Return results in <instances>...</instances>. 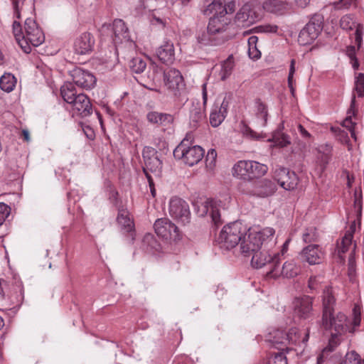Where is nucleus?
<instances>
[{
	"label": "nucleus",
	"mask_w": 364,
	"mask_h": 364,
	"mask_svg": "<svg viewBox=\"0 0 364 364\" xmlns=\"http://www.w3.org/2000/svg\"><path fill=\"white\" fill-rule=\"evenodd\" d=\"M355 257L351 253L348 257V274L350 279H352L355 274Z\"/></svg>",
	"instance_id": "55"
},
{
	"label": "nucleus",
	"mask_w": 364,
	"mask_h": 364,
	"mask_svg": "<svg viewBox=\"0 0 364 364\" xmlns=\"http://www.w3.org/2000/svg\"><path fill=\"white\" fill-rule=\"evenodd\" d=\"M217 159V152L215 149H210L205 156L206 166L212 168L215 166Z\"/></svg>",
	"instance_id": "53"
},
{
	"label": "nucleus",
	"mask_w": 364,
	"mask_h": 364,
	"mask_svg": "<svg viewBox=\"0 0 364 364\" xmlns=\"http://www.w3.org/2000/svg\"><path fill=\"white\" fill-rule=\"evenodd\" d=\"M316 150L319 154L332 155L333 147L328 144H321L316 148Z\"/></svg>",
	"instance_id": "58"
},
{
	"label": "nucleus",
	"mask_w": 364,
	"mask_h": 364,
	"mask_svg": "<svg viewBox=\"0 0 364 364\" xmlns=\"http://www.w3.org/2000/svg\"><path fill=\"white\" fill-rule=\"evenodd\" d=\"M143 246L146 248L147 251L160 252L161 246L157 241L154 235L151 233L146 234L142 240Z\"/></svg>",
	"instance_id": "38"
},
{
	"label": "nucleus",
	"mask_w": 364,
	"mask_h": 364,
	"mask_svg": "<svg viewBox=\"0 0 364 364\" xmlns=\"http://www.w3.org/2000/svg\"><path fill=\"white\" fill-rule=\"evenodd\" d=\"M346 53L350 60L356 57V50L354 46H347Z\"/></svg>",
	"instance_id": "64"
},
{
	"label": "nucleus",
	"mask_w": 364,
	"mask_h": 364,
	"mask_svg": "<svg viewBox=\"0 0 364 364\" xmlns=\"http://www.w3.org/2000/svg\"><path fill=\"white\" fill-rule=\"evenodd\" d=\"M266 364H288L287 358L283 353L272 354L267 359Z\"/></svg>",
	"instance_id": "49"
},
{
	"label": "nucleus",
	"mask_w": 364,
	"mask_h": 364,
	"mask_svg": "<svg viewBox=\"0 0 364 364\" xmlns=\"http://www.w3.org/2000/svg\"><path fill=\"white\" fill-rule=\"evenodd\" d=\"M203 14L206 16H210V14L218 16L221 14H227V9L223 6V2L220 0L213 1L203 10Z\"/></svg>",
	"instance_id": "36"
},
{
	"label": "nucleus",
	"mask_w": 364,
	"mask_h": 364,
	"mask_svg": "<svg viewBox=\"0 0 364 364\" xmlns=\"http://www.w3.org/2000/svg\"><path fill=\"white\" fill-rule=\"evenodd\" d=\"M7 287V282L0 279V311L11 310L15 306H19L23 299V288L21 284L14 287L15 295L6 294Z\"/></svg>",
	"instance_id": "13"
},
{
	"label": "nucleus",
	"mask_w": 364,
	"mask_h": 364,
	"mask_svg": "<svg viewBox=\"0 0 364 364\" xmlns=\"http://www.w3.org/2000/svg\"><path fill=\"white\" fill-rule=\"evenodd\" d=\"M75 85L67 82L60 87V95L65 102L70 104L78 96Z\"/></svg>",
	"instance_id": "33"
},
{
	"label": "nucleus",
	"mask_w": 364,
	"mask_h": 364,
	"mask_svg": "<svg viewBox=\"0 0 364 364\" xmlns=\"http://www.w3.org/2000/svg\"><path fill=\"white\" fill-rule=\"evenodd\" d=\"M117 221L122 230L127 232H131L134 230V222L131 220L129 213L123 208H118V215Z\"/></svg>",
	"instance_id": "31"
},
{
	"label": "nucleus",
	"mask_w": 364,
	"mask_h": 364,
	"mask_svg": "<svg viewBox=\"0 0 364 364\" xmlns=\"http://www.w3.org/2000/svg\"><path fill=\"white\" fill-rule=\"evenodd\" d=\"M336 302V299L333 296L331 288L327 287L323 290L322 295L321 321H326L328 318L335 314Z\"/></svg>",
	"instance_id": "24"
},
{
	"label": "nucleus",
	"mask_w": 364,
	"mask_h": 364,
	"mask_svg": "<svg viewBox=\"0 0 364 364\" xmlns=\"http://www.w3.org/2000/svg\"><path fill=\"white\" fill-rule=\"evenodd\" d=\"M73 81L77 87L85 89H92L97 82L95 76L87 70H85L80 68H75L70 71Z\"/></svg>",
	"instance_id": "16"
},
{
	"label": "nucleus",
	"mask_w": 364,
	"mask_h": 364,
	"mask_svg": "<svg viewBox=\"0 0 364 364\" xmlns=\"http://www.w3.org/2000/svg\"><path fill=\"white\" fill-rule=\"evenodd\" d=\"M355 106V96L353 95L351 99L350 107L348 109L347 113L348 115L346 117V118L344 119V121L343 122V126L346 127L348 130L354 128L355 124L352 122L351 114L355 115L356 113Z\"/></svg>",
	"instance_id": "44"
},
{
	"label": "nucleus",
	"mask_w": 364,
	"mask_h": 364,
	"mask_svg": "<svg viewBox=\"0 0 364 364\" xmlns=\"http://www.w3.org/2000/svg\"><path fill=\"white\" fill-rule=\"evenodd\" d=\"M280 262L278 263L279 274L275 278L283 275L287 278H293L299 274L300 268L296 266L294 261H288L284 263L282 268L280 267Z\"/></svg>",
	"instance_id": "32"
},
{
	"label": "nucleus",
	"mask_w": 364,
	"mask_h": 364,
	"mask_svg": "<svg viewBox=\"0 0 364 364\" xmlns=\"http://www.w3.org/2000/svg\"><path fill=\"white\" fill-rule=\"evenodd\" d=\"M314 298L309 296H303L294 299V313L296 316L301 319L309 318L313 315Z\"/></svg>",
	"instance_id": "18"
},
{
	"label": "nucleus",
	"mask_w": 364,
	"mask_h": 364,
	"mask_svg": "<svg viewBox=\"0 0 364 364\" xmlns=\"http://www.w3.org/2000/svg\"><path fill=\"white\" fill-rule=\"evenodd\" d=\"M324 258V252L320 245H309L304 247L299 255L301 262H307L309 265L319 264Z\"/></svg>",
	"instance_id": "17"
},
{
	"label": "nucleus",
	"mask_w": 364,
	"mask_h": 364,
	"mask_svg": "<svg viewBox=\"0 0 364 364\" xmlns=\"http://www.w3.org/2000/svg\"><path fill=\"white\" fill-rule=\"evenodd\" d=\"M226 15L221 14L210 18L207 32L198 36L199 43L204 46H220L230 38V35L227 33L230 19Z\"/></svg>",
	"instance_id": "3"
},
{
	"label": "nucleus",
	"mask_w": 364,
	"mask_h": 364,
	"mask_svg": "<svg viewBox=\"0 0 364 364\" xmlns=\"http://www.w3.org/2000/svg\"><path fill=\"white\" fill-rule=\"evenodd\" d=\"M164 82L178 105H183L188 100L184 80L179 70L175 68L165 70Z\"/></svg>",
	"instance_id": "6"
},
{
	"label": "nucleus",
	"mask_w": 364,
	"mask_h": 364,
	"mask_svg": "<svg viewBox=\"0 0 364 364\" xmlns=\"http://www.w3.org/2000/svg\"><path fill=\"white\" fill-rule=\"evenodd\" d=\"M205 117L204 109L199 103L192 104L190 109V124L193 127H197L198 123L203 119Z\"/></svg>",
	"instance_id": "34"
},
{
	"label": "nucleus",
	"mask_w": 364,
	"mask_h": 364,
	"mask_svg": "<svg viewBox=\"0 0 364 364\" xmlns=\"http://www.w3.org/2000/svg\"><path fill=\"white\" fill-rule=\"evenodd\" d=\"M129 68L132 72L139 74L144 71L146 68V61L141 57L133 58L129 63Z\"/></svg>",
	"instance_id": "42"
},
{
	"label": "nucleus",
	"mask_w": 364,
	"mask_h": 364,
	"mask_svg": "<svg viewBox=\"0 0 364 364\" xmlns=\"http://www.w3.org/2000/svg\"><path fill=\"white\" fill-rule=\"evenodd\" d=\"M118 192L117 191H111L109 193V199L111 200L112 203L117 207V208L119 207L118 205Z\"/></svg>",
	"instance_id": "63"
},
{
	"label": "nucleus",
	"mask_w": 364,
	"mask_h": 364,
	"mask_svg": "<svg viewBox=\"0 0 364 364\" xmlns=\"http://www.w3.org/2000/svg\"><path fill=\"white\" fill-rule=\"evenodd\" d=\"M13 33L15 38L23 52L30 53L31 46L37 47L45 41V36L36 20L27 18L24 23L23 31L21 23L16 21L13 23Z\"/></svg>",
	"instance_id": "2"
},
{
	"label": "nucleus",
	"mask_w": 364,
	"mask_h": 364,
	"mask_svg": "<svg viewBox=\"0 0 364 364\" xmlns=\"http://www.w3.org/2000/svg\"><path fill=\"white\" fill-rule=\"evenodd\" d=\"M267 247L268 246L264 247L263 245L261 250L252 254L251 264L257 269L265 267L267 276L275 278L279 274L278 263L280 261V254H271Z\"/></svg>",
	"instance_id": "7"
},
{
	"label": "nucleus",
	"mask_w": 364,
	"mask_h": 364,
	"mask_svg": "<svg viewBox=\"0 0 364 364\" xmlns=\"http://www.w3.org/2000/svg\"><path fill=\"white\" fill-rule=\"evenodd\" d=\"M204 149L198 145L189 146L188 139H184L175 148L173 154L176 159H183L189 166L197 164L203 158Z\"/></svg>",
	"instance_id": "9"
},
{
	"label": "nucleus",
	"mask_w": 364,
	"mask_h": 364,
	"mask_svg": "<svg viewBox=\"0 0 364 364\" xmlns=\"http://www.w3.org/2000/svg\"><path fill=\"white\" fill-rule=\"evenodd\" d=\"M256 116L262 120V124L265 126L267 122L268 109L267 106L264 104L261 99L257 98L255 100Z\"/></svg>",
	"instance_id": "40"
},
{
	"label": "nucleus",
	"mask_w": 364,
	"mask_h": 364,
	"mask_svg": "<svg viewBox=\"0 0 364 364\" xmlns=\"http://www.w3.org/2000/svg\"><path fill=\"white\" fill-rule=\"evenodd\" d=\"M323 27V16L319 14H314L300 31L299 42L302 45L311 44L321 33Z\"/></svg>",
	"instance_id": "11"
},
{
	"label": "nucleus",
	"mask_w": 364,
	"mask_h": 364,
	"mask_svg": "<svg viewBox=\"0 0 364 364\" xmlns=\"http://www.w3.org/2000/svg\"><path fill=\"white\" fill-rule=\"evenodd\" d=\"M169 214L183 225L190 223L191 213L188 204L180 198H172L169 202Z\"/></svg>",
	"instance_id": "15"
},
{
	"label": "nucleus",
	"mask_w": 364,
	"mask_h": 364,
	"mask_svg": "<svg viewBox=\"0 0 364 364\" xmlns=\"http://www.w3.org/2000/svg\"><path fill=\"white\" fill-rule=\"evenodd\" d=\"M247 232V228L237 220L225 225L215 242L220 248L230 250L235 247L241 241L242 236Z\"/></svg>",
	"instance_id": "5"
},
{
	"label": "nucleus",
	"mask_w": 364,
	"mask_h": 364,
	"mask_svg": "<svg viewBox=\"0 0 364 364\" xmlns=\"http://www.w3.org/2000/svg\"><path fill=\"white\" fill-rule=\"evenodd\" d=\"M229 107V101L225 97L220 105H214L210 114V124L213 127H218L225 119Z\"/></svg>",
	"instance_id": "25"
},
{
	"label": "nucleus",
	"mask_w": 364,
	"mask_h": 364,
	"mask_svg": "<svg viewBox=\"0 0 364 364\" xmlns=\"http://www.w3.org/2000/svg\"><path fill=\"white\" fill-rule=\"evenodd\" d=\"M107 28H111L112 31V41L114 44L122 43V42H128L131 41L129 29L124 21L122 19H115L112 26H107Z\"/></svg>",
	"instance_id": "22"
},
{
	"label": "nucleus",
	"mask_w": 364,
	"mask_h": 364,
	"mask_svg": "<svg viewBox=\"0 0 364 364\" xmlns=\"http://www.w3.org/2000/svg\"><path fill=\"white\" fill-rule=\"evenodd\" d=\"M86 137L90 140H93L95 137V133L92 128L90 126H86L82 129Z\"/></svg>",
	"instance_id": "62"
},
{
	"label": "nucleus",
	"mask_w": 364,
	"mask_h": 364,
	"mask_svg": "<svg viewBox=\"0 0 364 364\" xmlns=\"http://www.w3.org/2000/svg\"><path fill=\"white\" fill-rule=\"evenodd\" d=\"M287 332L280 329H274L269 333L267 341L271 343L275 348H282L279 346H287Z\"/></svg>",
	"instance_id": "30"
},
{
	"label": "nucleus",
	"mask_w": 364,
	"mask_h": 364,
	"mask_svg": "<svg viewBox=\"0 0 364 364\" xmlns=\"http://www.w3.org/2000/svg\"><path fill=\"white\" fill-rule=\"evenodd\" d=\"M234 67V57L230 55L221 64V70L219 73L220 79L224 81L228 78L231 75Z\"/></svg>",
	"instance_id": "35"
},
{
	"label": "nucleus",
	"mask_w": 364,
	"mask_h": 364,
	"mask_svg": "<svg viewBox=\"0 0 364 364\" xmlns=\"http://www.w3.org/2000/svg\"><path fill=\"white\" fill-rule=\"evenodd\" d=\"M257 41L258 38L255 36H252L248 39V54L250 58L254 60H257L261 56L260 51L256 47Z\"/></svg>",
	"instance_id": "45"
},
{
	"label": "nucleus",
	"mask_w": 364,
	"mask_h": 364,
	"mask_svg": "<svg viewBox=\"0 0 364 364\" xmlns=\"http://www.w3.org/2000/svg\"><path fill=\"white\" fill-rule=\"evenodd\" d=\"M208 212L210 213V216L213 222L216 226L220 225L222 222L220 220V213L218 208L213 207V200L208 199L204 205V210L203 213L207 214Z\"/></svg>",
	"instance_id": "39"
},
{
	"label": "nucleus",
	"mask_w": 364,
	"mask_h": 364,
	"mask_svg": "<svg viewBox=\"0 0 364 364\" xmlns=\"http://www.w3.org/2000/svg\"><path fill=\"white\" fill-rule=\"evenodd\" d=\"M240 188L246 195L264 198L272 195L277 187L273 181L264 178L252 181H244L240 183Z\"/></svg>",
	"instance_id": "10"
},
{
	"label": "nucleus",
	"mask_w": 364,
	"mask_h": 364,
	"mask_svg": "<svg viewBox=\"0 0 364 364\" xmlns=\"http://www.w3.org/2000/svg\"><path fill=\"white\" fill-rule=\"evenodd\" d=\"M154 228L157 235L165 240L178 241L182 238L178 228L166 218L157 219Z\"/></svg>",
	"instance_id": "14"
},
{
	"label": "nucleus",
	"mask_w": 364,
	"mask_h": 364,
	"mask_svg": "<svg viewBox=\"0 0 364 364\" xmlns=\"http://www.w3.org/2000/svg\"><path fill=\"white\" fill-rule=\"evenodd\" d=\"M360 314L353 311V317L348 318L343 312L333 314L326 321H321V326L326 331L331 332L328 341L330 351H333L341 342V337L346 333L354 334L360 325Z\"/></svg>",
	"instance_id": "1"
},
{
	"label": "nucleus",
	"mask_w": 364,
	"mask_h": 364,
	"mask_svg": "<svg viewBox=\"0 0 364 364\" xmlns=\"http://www.w3.org/2000/svg\"><path fill=\"white\" fill-rule=\"evenodd\" d=\"M364 27L363 24H358L355 31V43L359 50L361 48L363 43V35Z\"/></svg>",
	"instance_id": "52"
},
{
	"label": "nucleus",
	"mask_w": 364,
	"mask_h": 364,
	"mask_svg": "<svg viewBox=\"0 0 364 364\" xmlns=\"http://www.w3.org/2000/svg\"><path fill=\"white\" fill-rule=\"evenodd\" d=\"M295 63H296L295 60L292 59L291 60L289 72V75H288V79H287L288 87L294 86V75L295 73Z\"/></svg>",
	"instance_id": "57"
},
{
	"label": "nucleus",
	"mask_w": 364,
	"mask_h": 364,
	"mask_svg": "<svg viewBox=\"0 0 364 364\" xmlns=\"http://www.w3.org/2000/svg\"><path fill=\"white\" fill-rule=\"evenodd\" d=\"M11 208L4 203H0V225H2L6 219L10 215Z\"/></svg>",
	"instance_id": "54"
},
{
	"label": "nucleus",
	"mask_w": 364,
	"mask_h": 364,
	"mask_svg": "<svg viewBox=\"0 0 364 364\" xmlns=\"http://www.w3.org/2000/svg\"><path fill=\"white\" fill-rule=\"evenodd\" d=\"M95 43L94 36L90 33H82L74 41V51L79 55L90 54L93 50Z\"/></svg>",
	"instance_id": "20"
},
{
	"label": "nucleus",
	"mask_w": 364,
	"mask_h": 364,
	"mask_svg": "<svg viewBox=\"0 0 364 364\" xmlns=\"http://www.w3.org/2000/svg\"><path fill=\"white\" fill-rule=\"evenodd\" d=\"M332 155L319 154L317 157V162L320 168V173H323L328 164L331 161Z\"/></svg>",
	"instance_id": "51"
},
{
	"label": "nucleus",
	"mask_w": 364,
	"mask_h": 364,
	"mask_svg": "<svg viewBox=\"0 0 364 364\" xmlns=\"http://www.w3.org/2000/svg\"><path fill=\"white\" fill-rule=\"evenodd\" d=\"M359 24L351 14H347L341 17L340 20V26L343 30L347 31H352L353 28L356 29V26Z\"/></svg>",
	"instance_id": "43"
},
{
	"label": "nucleus",
	"mask_w": 364,
	"mask_h": 364,
	"mask_svg": "<svg viewBox=\"0 0 364 364\" xmlns=\"http://www.w3.org/2000/svg\"><path fill=\"white\" fill-rule=\"evenodd\" d=\"M272 141L281 147H285L290 144L289 136L280 132L274 133Z\"/></svg>",
	"instance_id": "47"
},
{
	"label": "nucleus",
	"mask_w": 364,
	"mask_h": 364,
	"mask_svg": "<svg viewBox=\"0 0 364 364\" xmlns=\"http://www.w3.org/2000/svg\"><path fill=\"white\" fill-rule=\"evenodd\" d=\"M261 18L259 13L251 8L250 4H245L236 14L235 21L242 26H249Z\"/></svg>",
	"instance_id": "23"
},
{
	"label": "nucleus",
	"mask_w": 364,
	"mask_h": 364,
	"mask_svg": "<svg viewBox=\"0 0 364 364\" xmlns=\"http://www.w3.org/2000/svg\"><path fill=\"white\" fill-rule=\"evenodd\" d=\"M355 229H356V225H355V221L354 220L353 222L351 223V224L349 226L348 230H346V232L344 235V240L346 242L347 241L348 242H349L348 238L353 239V234L355 232Z\"/></svg>",
	"instance_id": "59"
},
{
	"label": "nucleus",
	"mask_w": 364,
	"mask_h": 364,
	"mask_svg": "<svg viewBox=\"0 0 364 364\" xmlns=\"http://www.w3.org/2000/svg\"><path fill=\"white\" fill-rule=\"evenodd\" d=\"M257 29L262 33H277L278 26L277 25L265 24L257 27Z\"/></svg>",
	"instance_id": "56"
},
{
	"label": "nucleus",
	"mask_w": 364,
	"mask_h": 364,
	"mask_svg": "<svg viewBox=\"0 0 364 364\" xmlns=\"http://www.w3.org/2000/svg\"><path fill=\"white\" fill-rule=\"evenodd\" d=\"M147 120L158 126H167L174 121L173 115L158 112H149L146 115Z\"/></svg>",
	"instance_id": "29"
},
{
	"label": "nucleus",
	"mask_w": 364,
	"mask_h": 364,
	"mask_svg": "<svg viewBox=\"0 0 364 364\" xmlns=\"http://www.w3.org/2000/svg\"><path fill=\"white\" fill-rule=\"evenodd\" d=\"M267 166L255 161H239L232 168L233 175L244 180L252 181L254 178L263 176L267 171Z\"/></svg>",
	"instance_id": "8"
},
{
	"label": "nucleus",
	"mask_w": 364,
	"mask_h": 364,
	"mask_svg": "<svg viewBox=\"0 0 364 364\" xmlns=\"http://www.w3.org/2000/svg\"><path fill=\"white\" fill-rule=\"evenodd\" d=\"M142 156L144 161L143 172L151 173L155 178L160 179L163 164L159 152L153 147L145 146L142 151Z\"/></svg>",
	"instance_id": "12"
},
{
	"label": "nucleus",
	"mask_w": 364,
	"mask_h": 364,
	"mask_svg": "<svg viewBox=\"0 0 364 364\" xmlns=\"http://www.w3.org/2000/svg\"><path fill=\"white\" fill-rule=\"evenodd\" d=\"M274 233L275 230L272 228H265L259 232H252L247 229L240 242L242 254L247 257L261 250L262 245L266 247L269 244V246L275 245Z\"/></svg>",
	"instance_id": "4"
},
{
	"label": "nucleus",
	"mask_w": 364,
	"mask_h": 364,
	"mask_svg": "<svg viewBox=\"0 0 364 364\" xmlns=\"http://www.w3.org/2000/svg\"><path fill=\"white\" fill-rule=\"evenodd\" d=\"M287 338H288L287 345L306 344L309 338V332L308 329L306 331H302L297 328H291L287 332Z\"/></svg>",
	"instance_id": "28"
},
{
	"label": "nucleus",
	"mask_w": 364,
	"mask_h": 364,
	"mask_svg": "<svg viewBox=\"0 0 364 364\" xmlns=\"http://www.w3.org/2000/svg\"><path fill=\"white\" fill-rule=\"evenodd\" d=\"M74 114L82 117L89 116L92 111V107L90 98L83 93H79L76 99L70 103Z\"/></svg>",
	"instance_id": "21"
},
{
	"label": "nucleus",
	"mask_w": 364,
	"mask_h": 364,
	"mask_svg": "<svg viewBox=\"0 0 364 364\" xmlns=\"http://www.w3.org/2000/svg\"><path fill=\"white\" fill-rule=\"evenodd\" d=\"M319 237V234L315 227L306 228L302 234V240L305 243L317 242Z\"/></svg>",
	"instance_id": "41"
},
{
	"label": "nucleus",
	"mask_w": 364,
	"mask_h": 364,
	"mask_svg": "<svg viewBox=\"0 0 364 364\" xmlns=\"http://www.w3.org/2000/svg\"><path fill=\"white\" fill-rule=\"evenodd\" d=\"M340 364H364V360L355 351L348 353Z\"/></svg>",
	"instance_id": "48"
},
{
	"label": "nucleus",
	"mask_w": 364,
	"mask_h": 364,
	"mask_svg": "<svg viewBox=\"0 0 364 364\" xmlns=\"http://www.w3.org/2000/svg\"><path fill=\"white\" fill-rule=\"evenodd\" d=\"M16 83V79L11 73H5L0 78V88L6 92H11Z\"/></svg>",
	"instance_id": "37"
},
{
	"label": "nucleus",
	"mask_w": 364,
	"mask_h": 364,
	"mask_svg": "<svg viewBox=\"0 0 364 364\" xmlns=\"http://www.w3.org/2000/svg\"><path fill=\"white\" fill-rule=\"evenodd\" d=\"M349 242L344 240V236L342 237L341 242H337V254L341 260H344L343 255L348 250L349 247L352 245V238H348Z\"/></svg>",
	"instance_id": "46"
},
{
	"label": "nucleus",
	"mask_w": 364,
	"mask_h": 364,
	"mask_svg": "<svg viewBox=\"0 0 364 364\" xmlns=\"http://www.w3.org/2000/svg\"><path fill=\"white\" fill-rule=\"evenodd\" d=\"M275 179L284 189L291 191L297 187L299 178L294 171L286 168H281L275 172Z\"/></svg>",
	"instance_id": "19"
},
{
	"label": "nucleus",
	"mask_w": 364,
	"mask_h": 364,
	"mask_svg": "<svg viewBox=\"0 0 364 364\" xmlns=\"http://www.w3.org/2000/svg\"><path fill=\"white\" fill-rule=\"evenodd\" d=\"M318 286V281L316 276H311L308 282V287L311 290H316Z\"/></svg>",
	"instance_id": "61"
},
{
	"label": "nucleus",
	"mask_w": 364,
	"mask_h": 364,
	"mask_svg": "<svg viewBox=\"0 0 364 364\" xmlns=\"http://www.w3.org/2000/svg\"><path fill=\"white\" fill-rule=\"evenodd\" d=\"M354 90L357 92L358 96L359 97H363L364 96V74L363 73H360L355 77Z\"/></svg>",
	"instance_id": "50"
},
{
	"label": "nucleus",
	"mask_w": 364,
	"mask_h": 364,
	"mask_svg": "<svg viewBox=\"0 0 364 364\" xmlns=\"http://www.w3.org/2000/svg\"><path fill=\"white\" fill-rule=\"evenodd\" d=\"M262 6L267 12L277 15L286 14L291 10V5L282 0H267L263 3Z\"/></svg>",
	"instance_id": "27"
},
{
	"label": "nucleus",
	"mask_w": 364,
	"mask_h": 364,
	"mask_svg": "<svg viewBox=\"0 0 364 364\" xmlns=\"http://www.w3.org/2000/svg\"><path fill=\"white\" fill-rule=\"evenodd\" d=\"M159 60L164 64H171L175 60L173 43L170 41H164L156 50Z\"/></svg>",
	"instance_id": "26"
},
{
	"label": "nucleus",
	"mask_w": 364,
	"mask_h": 364,
	"mask_svg": "<svg viewBox=\"0 0 364 364\" xmlns=\"http://www.w3.org/2000/svg\"><path fill=\"white\" fill-rule=\"evenodd\" d=\"M356 0H340L336 6L338 9H348Z\"/></svg>",
	"instance_id": "60"
}]
</instances>
